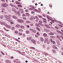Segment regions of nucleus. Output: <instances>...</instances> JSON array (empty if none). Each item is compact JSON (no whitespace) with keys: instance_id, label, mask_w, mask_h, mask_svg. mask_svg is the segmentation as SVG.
<instances>
[{"instance_id":"nucleus-63","label":"nucleus","mask_w":63,"mask_h":63,"mask_svg":"<svg viewBox=\"0 0 63 63\" xmlns=\"http://www.w3.org/2000/svg\"><path fill=\"white\" fill-rule=\"evenodd\" d=\"M50 41L51 43H52V39H50Z\"/></svg>"},{"instance_id":"nucleus-54","label":"nucleus","mask_w":63,"mask_h":63,"mask_svg":"<svg viewBox=\"0 0 63 63\" xmlns=\"http://www.w3.org/2000/svg\"><path fill=\"white\" fill-rule=\"evenodd\" d=\"M49 7H52V5H51V4H49Z\"/></svg>"},{"instance_id":"nucleus-23","label":"nucleus","mask_w":63,"mask_h":63,"mask_svg":"<svg viewBox=\"0 0 63 63\" xmlns=\"http://www.w3.org/2000/svg\"><path fill=\"white\" fill-rule=\"evenodd\" d=\"M42 42H44V39L42 38H40Z\"/></svg>"},{"instance_id":"nucleus-49","label":"nucleus","mask_w":63,"mask_h":63,"mask_svg":"<svg viewBox=\"0 0 63 63\" xmlns=\"http://www.w3.org/2000/svg\"><path fill=\"white\" fill-rule=\"evenodd\" d=\"M23 16H26L25 15V14H23L22 15Z\"/></svg>"},{"instance_id":"nucleus-36","label":"nucleus","mask_w":63,"mask_h":63,"mask_svg":"<svg viewBox=\"0 0 63 63\" xmlns=\"http://www.w3.org/2000/svg\"><path fill=\"white\" fill-rule=\"evenodd\" d=\"M57 44L58 46H60V42H57Z\"/></svg>"},{"instance_id":"nucleus-21","label":"nucleus","mask_w":63,"mask_h":63,"mask_svg":"<svg viewBox=\"0 0 63 63\" xmlns=\"http://www.w3.org/2000/svg\"><path fill=\"white\" fill-rule=\"evenodd\" d=\"M10 24H14V22H13V21H12V20H10Z\"/></svg>"},{"instance_id":"nucleus-22","label":"nucleus","mask_w":63,"mask_h":63,"mask_svg":"<svg viewBox=\"0 0 63 63\" xmlns=\"http://www.w3.org/2000/svg\"><path fill=\"white\" fill-rule=\"evenodd\" d=\"M18 35H19V36H22V34L21 33L19 32L18 33Z\"/></svg>"},{"instance_id":"nucleus-4","label":"nucleus","mask_w":63,"mask_h":63,"mask_svg":"<svg viewBox=\"0 0 63 63\" xmlns=\"http://www.w3.org/2000/svg\"><path fill=\"white\" fill-rule=\"evenodd\" d=\"M17 21L19 22H22V23H24V21H23V20L18 19H17Z\"/></svg>"},{"instance_id":"nucleus-35","label":"nucleus","mask_w":63,"mask_h":63,"mask_svg":"<svg viewBox=\"0 0 63 63\" xmlns=\"http://www.w3.org/2000/svg\"><path fill=\"white\" fill-rule=\"evenodd\" d=\"M27 40H31V39H30V38L28 37L27 38Z\"/></svg>"},{"instance_id":"nucleus-1","label":"nucleus","mask_w":63,"mask_h":63,"mask_svg":"<svg viewBox=\"0 0 63 63\" xmlns=\"http://www.w3.org/2000/svg\"><path fill=\"white\" fill-rule=\"evenodd\" d=\"M8 16H9L7 15H4V16L7 19H11V17H10L11 16V15H9Z\"/></svg>"},{"instance_id":"nucleus-41","label":"nucleus","mask_w":63,"mask_h":63,"mask_svg":"<svg viewBox=\"0 0 63 63\" xmlns=\"http://www.w3.org/2000/svg\"><path fill=\"white\" fill-rule=\"evenodd\" d=\"M42 19H43V20H44L45 21H47V19H46L45 18H42Z\"/></svg>"},{"instance_id":"nucleus-62","label":"nucleus","mask_w":63,"mask_h":63,"mask_svg":"<svg viewBox=\"0 0 63 63\" xmlns=\"http://www.w3.org/2000/svg\"><path fill=\"white\" fill-rule=\"evenodd\" d=\"M30 25L31 26H33V24H31Z\"/></svg>"},{"instance_id":"nucleus-20","label":"nucleus","mask_w":63,"mask_h":63,"mask_svg":"<svg viewBox=\"0 0 63 63\" xmlns=\"http://www.w3.org/2000/svg\"><path fill=\"white\" fill-rule=\"evenodd\" d=\"M6 62L7 63H11V62L9 60H7L6 61Z\"/></svg>"},{"instance_id":"nucleus-32","label":"nucleus","mask_w":63,"mask_h":63,"mask_svg":"<svg viewBox=\"0 0 63 63\" xmlns=\"http://www.w3.org/2000/svg\"><path fill=\"white\" fill-rule=\"evenodd\" d=\"M14 33L15 34H18V32L17 31H15Z\"/></svg>"},{"instance_id":"nucleus-58","label":"nucleus","mask_w":63,"mask_h":63,"mask_svg":"<svg viewBox=\"0 0 63 63\" xmlns=\"http://www.w3.org/2000/svg\"><path fill=\"white\" fill-rule=\"evenodd\" d=\"M19 10L20 11H21V12H22V11H23V10H22V9H19Z\"/></svg>"},{"instance_id":"nucleus-55","label":"nucleus","mask_w":63,"mask_h":63,"mask_svg":"<svg viewBox=\"0 0 63 63\" xmlns=\"http://www.w3.org/2000/svg\"><path fill=\"white\" fill-rule=\"evenodd\" d=\"M17 60H16L14 61V63H16V62Z\"/></svg>"},{"instance_id":"nucleus-24","label":"nucleus","mask_w":63,"mask_h":63,"mask_svg":"<svg viewBox=\"0 0 63 63\" xmlns=\"http://www.w3.org/2000/svg\"><path fill=\"white\" fill-rule=\"evenodd\" d=\"M35 25L37 27H40V26L39 25V24H38L37 23L35 24Z\"/></svg>"},{"instance_id":"nucleus-10","label":"nucleus","mask_w":63,"mask_h":63,"mask_svg":"<svg viewBox=\"0 0 63 63\" xmlns=\"http://www.w3.org/2000/svg\"><path fill=\"white\" fill-rule=\"evenodd\" d=\"M36 29L38 31H39V32H40V31H41V29H40L39 27H36Z\"/></svg>"},{"instance_id":"nucleus-48","label":"nucleus","mask_w":63,"mask_h":63,"mask_svg":"<svg viewBox=\"0 0 63 63\" xmlns=\"http://www.w3.org/2000/svg\"><path fill=\"white\" fill-rule=\"evenodd\" d=\"M17 6V7H22V6L20 5H18Z\"/></svg>"},{"instance_id":"nucleus-28","label":"nucleus","mask_w":63,"mask_h":63,"mask_svg":"<svg viewBox=\"0 0 63 63\" xmlns=\"http://www.w3.org/2000/svg\"><path fill=\"white\" fill-rule=\"evenodd\" d=\"M19 31L20 32H22V31H23V30L21 29H19Z\"/></svg>"},{"instance_id":"nucleus-25","label":"nucleus","mask_w":63,"mask_h":63,"mask_svg":"<svg viewBox=\"0 0 63 63\" xmlns=\"http://www.w3.org/2000/svg\"><path fill=\"white\" fill-rule=\"evenodd\" d=\"M11 29L12 30H14L15 29V27H12V28Z\"/></svg>"},{"instance_id":"nucleus-5","label":"nucleus","mask_w":63,"mask_h":63,"mask_svg":"<svg viewBox=\"0 0 63 63\" xmlns=\"http://www.w3.org/2000/svg\"><path fill=\"white\" fill-rule=\"evenodd\" d=\"M30 30L32 32H33V33H36V31L34 29H30Z\"/></svg>"},{"instance_id":"nucleus-51","label":"nucleus","mask_w":63,"mask_h":63,"mask_svg":"<svg viewBox=\"0 0 63 63\" xmlns=\"http://www.w3.org/2000/svg\"><path fill=\"white\" fill-rule=\"evenodd\" d=\"M23 19H24L25 20L26 19V18L25 17H23Z\"/></svg>"},{"instance_id":"nucleus-42","label":"nucleus","mask_w":63,"mask_h":63,"mask_svg":"<svg viewBox=\"0 0 63 63\" xmlns=\"http://www.w3.org/2000/svg\"><path fill=\"white\" fill-rule=\"evenodd\" d=\"M0 18H1V19H3V16H0Z\"/></svg>"},{"instance_id":"nucleus-15","label":"nucleus","mask_w":63,"mask_h":63,"mask_svg":"<svg viewBox=\"0 0 63 63\" xmlns=\"http://www.w3.org/2000/svg\"><path fill=\"white\" fill-rule=\"evenodd\" d=\"M48 34L50 35H54V33H53L52 32H50L48 33Z\"/></svg>"},{"instance_id":"nucleus-12","label":"nucleus","mask_w":63,"mask_h":63,"mask_svg":"<svg viewBox=\"0 0 63 63\" xmlns=\"http://www.w3.org/2000/svg\"><path fill=\"white\" fill-rule=\"evenodd\" d=\"M56 32H57V33H58L60 34H63L62 32H60V31H58V30H57L56 31Z\"/></svg>"},{"instance_id":"nucleus-52","label":"nucleus","mask_w":63,"mask_h":63,"mask_svg":"<svg viewBox=\"0 0 63 63\" xmlns=\"http://www.w3.org/2000/svg\"><path fill=\"white\" fill-rule=\"evenodd\" d=\"M55 20H53L52 21L53 22V23H54V22H55Z\"/></svg>"},{"instance_id":"nucleus-3","label":"nucleus","mask_w":63,"mask_h":63,"mask_svg":"<svg viewBox=\"0 0 63 63\" xmlns=\"http://www.w3.org/2000/svg\"><path fill=\"white\" fill-rule=\"evenodd\" d=\"M2 6L3 7L6 8V7L8 6V4L6 3H4L2 4Z\"/></svg>"},{"instance_id":"nucleus-53","label":"nucleus","mask_w":63,"mask_h":63,"mask_svg":"<svg viewBox=\"0 0 63 63\" xmlns=\"http://www.w3.org/2000/svg\"><path fill=\"white\" fill-rule=\"evenodd\" d=\"M32 9H35V7H34V6H32Z\"/></svg>"},{"instance_id":"nucleus-50","label":"nucleus","mask_w":63,"mask_h":63,"mask_svg":"<svg viewBox=\"0 0 63 63\" xmlns=\"http://www.w3.org/2000/svg\"><path fill=\"white\" fill-rule=\"evenodd\" d=\"M10 59H13L14 58V57L13 56L11 57H10Z\"/></svg>"},{"instance_id":"nucleus-19","label":"nucleus","mask_w":63,"mask_h":63,"mask_svg":"<svg viewBox=\"0 0 63 63\" xmlns=\"http://www.w3.org/2000/svg\"><path fill=\"white\" fill-rule=\"evenodd\" d=\"M44 30L45 31H46V32H49L50 31L49 30H48L47 29H44Z\"/></svg>"},{"instance_id":"nucleus-17","label":"nucleus","mask_w":63,"mask_h":63,"mask_svg":"<svg viewBox=\"0 0 63 63\" xmlns=\"http://www.w3.org/2000/svg\"><path fill=\"white\" fill-rule=\"evenodd\" d=\"M20 26L19 25H17L15 26V27L16 28H19Z\"/></svg>"},{"instance_id":"nucleus-7","label":"nucleus","mask_w":63,"mask_h":63,"mask_svg":"<svg viewBox=\"0 0 63 63\" xmlns=\"http://www.w3.org/2000/svg\"><path fill=\"white\" fill-rule=\"evenodd\" d=\"M31 41L32 43H33L34 44H36V41L32 39L31 40Z\"/></svg>"},{"instance_id":"nucleus-46","label":"nucleus","mask_w":63,"mask_h":63,"mask_svg":"<svg viewBox=\"0 0 63 63\" xmlns=\"http://www.w3.org/2000/svg\"><path fill=\"white\" fill-rule=\"evenodd\" d=\"M39 23H43V22L41 20L39 21Z\"/></svg>"},{"instance_id":"nucleus-44","label":"nucleus","mask_w":63,"mask_h":63,"mask_svg":"<svg viewBox=\"0 0 63 63\" xmlns=\"http://www.w3.org/2000/svg\"><path fill=\"white\" fill-rule=\"evenodd\" d=\"M36 34H37V35H38V36H39L40 35V34H39V32H37L36 33Z\"/></svg>"},{"instance_id":"nucleus-13","label":"nucleus","mask_w":63,"mask_h":63,"mask_svg":"<svg viewBox=\"0 0 63 63\" xmlns=\"http://www.w3.org/2000/svg\"><path fill=\"white\" fill-rule=\"evenodd\" d=\"M12 17L13 18H14V19H17V17L15 16H13Z\"/></svg>"},{"instance_id":"nucleus-38","label":"nucleus","mask_w":63,"mask_h":63,"mask_svg":"<svg viewBox=\"0 0 63 63\" xmlns=\"http://www.w3.org/2000/svg\"><path fill=\"white\" fill-rule=\"evenodd\" d=\"M12 10L13 11V12H14L15 11H16V9H15V8H13L12 9Z\"/></svg>"},{"instance_id":"nucleus-45","label":"nucleus","mask_w":63,"mask_h":63,"mask_svg":"<svg viewBox=\"0 0 63 63\" xmlns=\"http://www.w3.org/2000/svg\"><path fill=\"white\" fill-rule=\"evenodd\" d=\"M39 17L40 18H42V16H40V15H38Z\"/></svg>"},{"instance_id":"nucleus-16","label":"nucleus","mask_w":63,"mask_h":63,"mask_svg":"<svg viewBox=\"0 0 63 63\" xmlns=\"http://www.w3.org/2000/svg\"><path fill=\"white\" fill-rule=\"evenodd\" d=\"M46 16L47 18V19H50L51 18V17L49 16H48V15Z\"/></svg>"},{"instance_id":"nucleus-26","label":"nucleus","mask_w":63,"mask_h":63,"mask_svg":"<svg viewBox=\"0 0 63 63\" xmlns=\"http://www.w3.org/2000/svg\"><path fill=\"white\" fill-rule=\"evenodd\" d=\"M52 51L53 52V53H56V51H55V50L53 49L52 50Z\"/></svg>"},{"instance_id":"nucleus-8","label":"nucleus","mask_w":63,"mask_h":63,"mask_svg":"<svg viewBox=\"0 0 63 63\" xmlns=\"http://www.w3.org/2000/svg\"><path fill=\"white\" fill-rule=\"evenodd\" d=\"M44 26H46V27H47V28H48L49 29H50V27H49V26L47 25L46 24H45L44 25Z\"/></svg>"},{"instance_id":"nucleus-2","label":"nucleus","mask_w":63,"mask_h":63,"mask_svg":"<svg viewBox=\"0 0 63 63\" xmlns=\"http://www.w3.org/2000/svg\"><path fill=\"white\" fill-rule=\"evenodd\" d=\"M44 43H47V44H48L49 43V41H48V39L47 38H46L45 39Z\"/></svg>"},{"instance_id":"nucleus-30","label":"nucleus","mask_w":63,"mask_h":63,"mask_svg":"<svg viewBox=\"0 0 63 63\" xmlns=\"http://www.w3.org/2000/svg\"><path fill=\"white\" fill-rule=\"evenodd\" d=\"M34 11H35V12H40L39 11H38V10H37L36 9H34Z\"/></svg>"},{"instance_id":"nucleus-61","label":"nucleus","mask_w":63,"mask_h":63,"mask_svg":"<svg viewBox=\"0 0 63 63\" xmlns=\"http://www.w3.org/2000/svg\"><path fill=\"white\" fill-rule=\"evenodd\" d=\"M35 12L34 11H33L32 12V14H34V13Z\"/></svg>"},{"instance_id":"nucleus-37","label":"nucleus","mask_w":63,"mask_h":63,"mask_svg":"<svg viewBox=\"0 0 63 63\" xmlns=\"http://www.w3.org/2000/svg\"><path fill=\"white\" fill-rule=\"evenodd\" d=\"M26 33H29L30 32H29V31H27L26 32Z\"/></svg>"},{"instance_id":"nucleus-39","label":"nucleus","mask_w":63,"mask_h":63,"mask_svg":"<svg viewBox=\"0 0 63 63\" xmlns=\"http://www.w3.org/2000/svg\"><path fill=\"white\" fill-rule=\"evenodd\" d=\"M26 23H30V21H26Z\"/></svg>"},{"instance_id":"nucleus-64","label":"nucleus","mask_w":63,"mask_h":63,"mask_svg":"<svg viewBox=\"0 0 63 63\" xmlns=\"http://www.w3.org/2000/svg\"><path fill=\"white\" fill-rule=\"evenodd\" d=\"M5 31H9V30H8L6 29Z\"/></svg>"},{"instance_id":"nucleus-29","label":"nucleus","mask_w":63,"mask_h":63,"mask_svg":"<svg viewBox=\"0 0 63 63\" xmlns=\"http://www.w3.org/2000/svg\"><path fill=\"white\" fill-rule=\"evenodd\" d=\"M15 3H16V4H20V3H19V2H18V1H16L15 2Z\"/></svg>"},{"instance_id":"nucleus-11","label":"nucleus","mask_w":63,"mask_h":63,"mask_svg":"<svg viewBox=\"0 0 63 63\" xmlns=\"http://www.w3.org/2000/svg\"><path fill=\"white\" fill-rule=\"evenodd\" d=\"M1 24L2 25H5V24H6V23H5V22H0Z\"/></svg>"},{"instance_id":"nucleus-43","label":"nucleus","mask_w":63,"mask_h":63,"mask_svg":"<svg viewBox=\"0 0 63 63\" xmlns=\"http://www.w3.org/2000/svg\"><path fill=\"white\" fill-rule=\"evenodd\" d=\"M44 54L45 55H48V54H47V53H45Z\"/></svg>"},{"instance_id":"nucleus-33","label":"nucleus","mask_w":63,"mask_h":63,"mask_svg":"<svg viewBox=\"0 0 63 63\" xmlns=\"http://www.w3.org/2000/svg\"><path fill=\"white\" fill-rule=\"evenodd\" d=\"M56 37H57V38H58V39H60V36H59V35L57 36Z\"/></svg>"},{"instance_id":"nucleus-59","label":"nucleus","mask_w":63,"mask_h":63,"mask_svg":"<svg viewBox=\"0 0 63 63\" xmlns=\"http://www.w3.org/2000/svg\"><path fill=\"white\" fill-rule=\"evenodd\" d=\"M43 22H45V23H47V21H45L43 20Z\"/></svg>"},{"instance_id":"nucleus-9","label":"nucleus","mask_w":63,"mask_h":63,"mask_svg":"<svg viewBox=\"0 0 63 63\" xmlns=\"http://www.w3.org/2000/svg\"><path fill=\"white\" fill-rule=\"evenodd\" d=\"M52 47L54 48H55V49H57V47H56V46L55 45H53L52 46Z\"/></svg>"},{"instance_id":"nucleus-6","label":"nucleus","mask_w":63,"mask_h":63,"mask_svg":"<svg viewBox=\"0 0 63 63\" xmlns=\"http://www.w3.org/2000/svg\"><path fill=\"white\" fill-rule=\"evenodd\" d=\"M5 26L6 27L8 28H11V26L10 25H8L7 24H5Z\"/></svg>"},{"instance_id":"nucleus-40","label":"nucleus","mask_w":63,"mask_h":63,"mask_svg":"<svg viewBox=\"0 0 63 63\" xmlns=\"http://www.w3.org/2000/svg\"><path fill=\"white\" fill-rule=\"evenodd\" d=\"M30 20H31V21H33V19H32V18H30Z\"/></svg>"},{"instance_id":"nucleus-18","label":"nucleus","mask_w":63,"mask_h":63,"mask_svg":"<svg viewBox=\"0 0 63 63\" xmlns=\"http://www.w3.org/2000/svg\"><path fill=\"white\" fill-rule=\"evenodd\" d=\"M26 16H30V15L28 13H26L25 14Z\"/></svg>"},{"instance_id":"nucleus-57","label":"nucleus","mask_w":63,"mask_h":63,"mask_svg":"<svg viewBox=\"0 0 63 63\" xmlns=\"http://www.w3.org/2000/svg\"><path fill=\"white\" fill-rule=\"evenodd\" d=\"M50 38H54V36H50Z\"/></svg>"},{"instance_id":"nucleus-60","label":"nucleus","mask_w":63,"mask_h":63,"mask_svg":"<svg viewBox=\"0 0 63 63\" xmlns=\"http://www.w3.org/2000/svg\"><path fill=\"white\" fill-rule=\"evenodd\" d=\"M32 18L33 19H35V17H32Z\"/></svg>"},{"instance_id":"nucleus-47","label":"nucleus","mask_w":63,"mask_h":63,"mask_svg":"<svg viewBox=\"0 0 63 63\" xmlns=\"http://www.w3.org/2000/svg\"><path fill=\"white\" fill-rule=\"evenodd\" d=\"M31 48H32V49H35V48L34 47H31Z\"/></svg>"},{"instance_id":"nucleus-56","label":"nucleus","mask_w":63,"mask_h":63,"mask_svg":"<svg viewBox=\"0 0 63 63\" xmlns=\"http://www.w3.org/2000/svg\"><path fill=\"white\" fill-rule=\"evenodd\" d=\"M43 16L44 17H46V15L45 14H43Z\"/></svg>"},{"instance_id":"nucleus-34","label":"nucleus","mask_w":63,"mask_h":63,"mask_svg":"<svg viewBox=\"0 0 63 63\" xmlns=\"http://www.w3.org/2000/svg\"><path fill=\"white\" fill-rule=\"evenodd\" d=\"M53 44H54V45H55L56 44V43H55V42L54 41H53L52 42Z\"/></svg>"},{"instance_id":"nucleus-14","label":"nucleus","mask_w":63,"mask_h":63,"mask_svg":"<svg viewBox=\"0 0 63 63\" xmlns=\"http://www.w3.org/2000/svg\"><path fill=\"white\" fill-rule=\"evenodd\" d=\"M43 36L44 37H47V34L46 33H43Z\"/></svg>"},{"instance_id":"nucleus-31","label":"nucleus","mask_w":63,"mask_h":63,"mask_svg":"<svg viewBox=\"0 0 63 63\" xmlns=\"http://www.w3.org/2000/svg\"><path fill=\"white\" fill-rule=\"evenodd\" d=\"M38 24H40V25L42 26H44V25L42 24H41L39 23H38Z\"/></svg>"},{"instance_id":"nucleus-27","label":"nucleus","mask_w":63,"mask_h":63,"mask_svg":"<svg viewBox=\"0 0 63 63\" xmlns=\"http://www.w3.org/2000/svg\"><path fill=\"white\" fill-rule=\"evenodd\" d=\"M20 27L22 29H23V28H24V26L22 25L20 26Z\"/></svg>"}]
</instances>
